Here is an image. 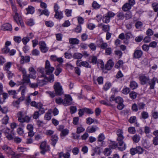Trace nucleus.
Listing matches in <instances>:
<instances>
[{
  "mask_svg": "<svg viewBox=\"0 0 158 158\" xmlns=\"http://www.w3.org/2000/svg\"><path fill=\"white\" fill-rule=\"evenodd\" d=\"M69 43L71 44H77L79 43V40L76 38H71L69 39Z\"/></svg>",
  "mask_w": 158,
  "mask_h": 158,
  "instance_id": "obj_22",
  "label": "nucleus"
},
{
  "mask_svg": "<svg viewBox=\"0 0 158 158\" xmlns=\"http://www.w3.org/2000/svg\"><path fill=\"white\" fill-rule=\"evenodd\" d=\"M55 12L54 17L56 19L60 20L63 18V14L62 11H59Z\"/></svg>",
  "mask_w": 158,
  "mask_h": 158,
  "instance_id": "obj_21",
  "label": "nucleus"
},
{
  "mask_svg": "<svg viewBox=\"0 0 158 158\" xmlns=\"http://www.w3.org/2000/svg\"><path fill=\"white\" fill-rule=\"evenodd\" d=\"M111 86V84L110 83L107 82L104 85L103 89L105 91H107Z\"/></svg>",
  "mask_w": 158,
  "mask_h": 158,
  "instance_id": "obj_53",
  "label": "nucleus"
},
{
  "mask_svg": "<svg viewBox=\"0 0 158 158\" xmlns=\"http://www.w3.org/2000/svg\"><path fill=\"white\" fill-rule=\"evenodd\" d=\"M14 20L16 21L17 24L20 25L22 27L24 26V24L21 19L19 17L18 14L17 12L15 13V15L14 17Z\"/></svg>",
  "mask_w": 158,
  "mask_h": 158,
  "instance_id": "obj_8",
  "label": "nucleus"
},
{
  "mask_svg": "<svg viewBox=\"0 0 158 158\" xmlns=\"http://www.w3.org/2000/svg\"><path fill=\"white\" fill-rule=\"evenodd\" d=\"M118 18V20H123L124 19V14L123 12H120L117 15Z\"/></svg>",
  "mask_w": 158,
  "mask_h": 158,
  "instance_id": "obj_40",
  "label": "nucleus"
},
{
  "mask_svg": "<svg viewBox=\"0 0 158 158\" xmlns=\"http://www.w3.org/2000/svg\"><path fill=\"white\" fill-rule=\"evenodd\" d=\"M83 56L82 54L80 53H75L73 55V57L75 59H79L81 58Z\"/></svg>",
  "mask_w": 158,
  "mask_h": 158,
  "instance_id": "obj_29",
  "label": "nucleus"
},
{
  "mask_svg": "<svg viewBox=\"0 0 158 158\" xmlns=\"http://www.w3.org/2000/svg\"><path fill=\"white\" fill-rule=\"evenodd\" d=\"M115 14L111 11H109L102 18V21L104 23H108L110 20V18L113 17Z\"/></svg>",
  "mask_w": 158,
  "mask_h": 158,
  "instance_id": "obj_4",
  "label": "nucleus"
},
{
  "mask_svg": "<svg viewBox=\"0 0 158 158\" xmlns=\"http://www.w3.org/2000/svg\"><path fill=\"white\" fill-rule=\"evenodd\" d=\"M130 90L129 88L126 87L123 89L122 91V92L123 94H127L130 92Z\"/></svg>",
  "mask_w": 158,
  "mask_h": 158,
  "instance_id": "obj_60",
  "label": "nucleus"
},
{
  "mask_svg": "<svg viewBox=\"0 0 158 158\" xmlns=\"http://www.w3.org/2000/svg\"><path fill=\"white\" fill-rule=\"evenodd\" d=\"M14 40L15 42L18 43H19L22 40V39L20 36H15Z\"/></svg>",
  "mask_w": 158,
  "mask_h": 158,
  "instance_id": "obj_61",
  "label": "nucleus"
},
{
  "mask_svg": "<svg viewBox=\"0 0 158 158\" xmlns=\"http://www.w3.org/2000/svg\"><path fill=\"white\" fill-rule=\"evenodd\" d=\"M12 64V63L10 62H7L5 64L4 66V70L6 71H10L9 70L11 67Z\"/></svg>",
  "mask_w": 158,
  "mask_h": 158,
  "instance_id": "obj_28",
  "label": "nucleus"
},
{
  "mask_svg": "<svg viewBox=\"0 0 158 158\" xmlns=\"http://www.w3.org/2000/svg\"><path fill=\"white\" fill-rule=\"evenodd\" d=\"M30 39L28 37H24L22 39V42L24 44L26 45L27 44L29 41Z\"/></svg>",
  "mask_w": 158,
  "mask_h": 158,
  "instance_id": "obj_52",
  "label": "nucleus"
},
{
  "mask_svg": "<svg viewBox=\"0 0 158 158\" xmlns=\"http://www.w3.org/2000/svg\"><path fill=\"white\" fill-rule=\"evenodd\" d=\"M131 6L127 2L123 5L122 7V9L123 11H127L130 10L131 9Z\"/></svg>",
  "mask_w": 158,
  "mask_h": 158,
  "instance_id": "obj_26",
  "label": "nucleus"
},
{
  "mask_svg": "<svg viewBox=\"0 0 158 158\" xmlns=\"http://www.w3.org/2000/svg\"><path fill=\"white\" fill-rule=\"evenodd\" d=\"M146 34L147 36H150L153 34V31L151 29H148L146 31Z\"/></svg>",
  "mask_w": 158,
  "mask_h": 158,
  "instance_id": "obj_63",
  "label": "nucleus"
},
{
  "mask_svg": "<svg viewBox=\"0 0 158 158\" xmlns=\"http://www.w3.org/2000/svg\"><path fill=\"white\" fill-rule=\"evenodd\" d=\"M58 139V137L57 136L55 135H52L51 136V140L52 142H51L52 145L55 147L56 143H57Z\"/></svg>",
  "mask_w": 158,
  "mask_h": 158,
  "instance_id": "obj_23",
  "label": "nucleus"
},
{
  "mask_svg": "<svg viewBox=\"0 0 158 158\" xmlns=\"http://www.w3.org/2000/svg\"><path fill=\"white\" fill-rule=\"evenodd\" d=\"M22 120L21 121H20V122H22L23 121L26 122L27 123H28L31 120V118L28 117V116H26L24 117H23L22 118Z\"/></svg>",
  "mask_w": 158,
  "mask_h": 158,
  "instance_id": "obj_44",
  "label": "nucleus"
},
{
  "mask_svg": "<svg viewBox=\"0 0 158 158\" xmlns=\"http://www.w3.org/2000/svg\"><path fill=\"white\" fill-rule=\"evenodd\" d=\"M84 108V111L85 113L88 114H93L94 112L91 109L87 108Z\"/></svg>",
  "mask_w": 158,
  "mask_h": 158,
  "instance_id": "obj_49",
  "label": "nucleus"
},
{
  "mask_svg": "<svg viewBox=\"0 0 158 158\" xmlns=\"http://www.w3.org/2000/svg\"><path fill=\"white\" fill-rule=\"evenodd\" d=\"M49 146H47L45 141L42 142L40 145V148L41 150L40 153L42 154H44L46 152L49 150Z\"/></svg>",
  "mask_w": 158,
  "mask_h": 158,
  "instance_id": "obj_6",
  "label": "nucleus"
},
{
  "mask_svg": "<svg viewBox=\"0 0 158 158\" xmlns=\"http://www.w3.org/2000/svg\"><path fill=\"white\" fill-rule=\"evenodd\" d=\"M62 69L59 67H57L55 72V74L56 76H58L61 72Z\"/></svg>",
  "mask_w": 158,
  "mask_h": 158,
  "instance_id": "obj_64",
  "label": "nucleus"
},
{
  "mask_svg": "<svg viewBox=\"0 0 158 158\" xmlns=\"http://www.w3.org/2000/svg\"><path fill=\"white\" fill-rule=\"evenodd\" d=\"M81 60H78L76 62V64L77 66L81 67L83 66L87 68H90L91 67V65L87 61H83L80 62L81 61Z\"/></svg>",
  "mask_w": 158,
  "mask_h": 158,
  "instance_id": "obj_9",
  "label": "nucleus"
},
{
  "mask_svg": "<svg viewBox=\"0 0 158 158\" xmlns=\"http://www.w3.org/2000/svg\"><path fill=\"white\" fill-rule=\"evenodd\" d=\"M44 68L40 67L39 68L37 69L38 72L40 73L41 75H40V77H45V74L44 72Z\"/></svg>",
  "mask_w": 158,
  "mask_h": 158,
  "instance_id": "obj_27",
  "label": "nucleus"
},
{
  "mask_svg": "<svg viewBox=\"0 0 158 158\" xmlns=\"http://www.w3.org/2000/svg\"><path fill=\"white\" fill-rule=\"evenodd\" d=\"M42 114H41V113L40 112V110L36 111L34 112L33 115V118L34 119H36L39 118L40 115Z\"/></svg>",
  "mask_w": 158,
  "mask_h": 158,
  "instance_id": "obj_32",
  "label": "nucleus"
},
{
  "mask_svg": "<svg viewBox=\"0 0 158 158\" xmlns=\"http://www.w3.org/2000/svg\"><path fill=\"white\" fill-rule=\"evenodd\" d=\"M28 71L30 72V74L32 75H35L36 71L33 67H30L28 69Z\"/></svg>",
  "mask_w": 158,
  "mask_h": 158,
  "instance_id": "obj_48",
  "label": "nucleus"
},
{
  "mask_svg": "<svg viewBox=\"0 0 158 158\" xmlns=\"http://www.w3.org/2000/svg\"><path fill=\"white\" fill-rule=\"evenodd\" d=\"M149 79V76L145 74H141L139 76V81L142 85L148 84Z\"/></svg>",
  "mask_w": 158,
  "mask_h": 158,
  "instance_id": "obj_5",
  "label": "nucleus"
},
{
  "mask_svg": "<svg viewBox=\"0 0 158 158\" xmlns=\"http://www.w3.org/2000/svg\"><path fill=\"white\" fill-rule=\"evenodd\" d=\"M49 77L48 78L46 77V75L45 77L43 79L41 80L40 81H41L42 85H44L45 84V82L49 81L50 82H52L54 81V76L53 74H51L49 75Z\"/></svg>",
  "mask_w": 158,
  "mask_h": 158,
  "instance_id": "obj_7",
  "label": "nucleus"
},
{
  "mask_svg": "<svg viewBox=\"0 0 158 158\" xmlns=\"http://www.w3.org/2000/svg\"><path fill=\"white\" fill-rule=\"evenodd\" d=\"M45 69L46 74L47 75H50L52 74L54 70V68L51 66L50 62L48 60H47L45 62Z\"/></svg>",
  "mask_w": 158,
  "mask_h": 158,
  "instance_id": "obj_2",
  "label": "nucleus"
},
{
  "mask_svg": "<svg viewBox=\"0 0 158 158\" xmlns=\"http://www.w3.org/2000/svg\"><path fill=\"white\" fill-rule=\"evenodd\" d=\"M117 133L118 135V137L117 139L118 141V143L123 142V139L124 137L123 135V132L122 130L119 129L117 130Z\"/></svg>",
  "mask_w": 158,
  "mask_h": 158,
  "instance_id": "obj_12",
  "label": "nucleus"
},
{
  "mask_svg": "<svg viewBox=\"0 0 158 158\" xmlns=\"http://www.w3.org/2000/svg\"><path fill=\"white\" fill-rule=\"evenodd\" d=\"M37 107L36 108L39 109V110H40V112L41 114H44L45 112V110L44 108L42 107L43 106V104L40 102H39L37 103Z\"/></svg>",
  "mask_w": 158,
  "mask_h": 158,
  "instance_id": "obj_31",
  "label": "nucleus"
},
{
  "mask_svg": "<svg viewBox=\"0 0 158 158\" xmlns=\"http://www.w3.org/2000/svg\"><path fill=\"white\" fill-rule=\"evenodd\" d=\"M123 61L122 60H120L116 64L115 67L117 68L122 67L123 65Z\"/></svg>",
  "mask_w": 158,
  "mask_h": 158,
  "instance_id": "obj_45",
  "label": "nucleus"
},
{
  "mask_svg": "<svg viewBox=\"0 0 158 158\" xmlns=\"http://www.w3.org/2000/svg\"><path fill=\"white\" fill-rule=\"evenodd\" d=\"M93 7L95 9H98L99 8L101 5L99 4L96 2L94 1L92 3Z\"/></svg>",
  "mask_w": 158,
  "mask_h": 158,
  "instance_id": "obj_42",
  "label": "nucleus"
},
{
  "mask_svg": "<svg viewBox=\"0 0 158 158\" xmlns=\"http://www.w3.org/2000/svg\"><path fill=\"white\" fill-rule=\"evenodd\" d=\"M137 83L135 81L131 82L130 84V87L132 89H135L138 87Z\"/></svg>",
  "mask_w": 158,
  "mask_h": 158,
  "instance_id": "obj_34",
  "label": "nucleus"
},
{
  "mask_svg": "<svg viewBox=\"0 0 158 158\" xmlns=\"http://www.w3.org/2000/svg\"><path fill=\"white\" fill-rule=\"evenodd\" d=\"M17 116L18 117V120L19 122L21 121L23 118L24 117V115L22 111H19L17 114Z\"/></svg>",
  "mask_w": 158,
  "mask_h": 158,
  "instance_id": "obj_36",
  "label": "nucleus"
},
{
  "mask_svg": "<svg viewBox=\"0 0 158 158\" xmlns=\"http://www.w3.org/2000/svg\"><path fill=\"white\" fill-rule=\"evenodd\" d=\"M112 52V49L110 47L107 48L105 49V54L106 55H110Z\"/></svg>",
  "mask_w": 158,
  "mask_h": 158,
  "instance_id": "obj_55",
  "label": "nucleus"
},
{
  "mask_svg": "<svg viewBox=\"0 0 158 158\" xmlns=\"http://www.w3.org/2000/svg\"><path fill=\"white\" fill-rule=\"evenodd\" d=\"M36 77L35 75H32L31 74H27L26 73L23 75V81L22 84L24 83L29 84L30 82V78L35 79Z\"/></svg>",
  "mask_w": 158,
  "mask_h": 158,
  "instance_id": "obj_3",
  "label": "nucleus"
},
{
  "mask_svg": "<svg viewBox=\"0 0 158 158\" xmlns=\"http://www.w3.org/2000/svg\"><path fill=\"white\" fill-rule=\"evenodd\" d=\"M94 122V119L90 117L86 119V123L89 125H90Z\"/></svg>",
  "mask_w": 158,
  "mask_h": 158,
  "instance_id": "obj_57",
  "label": "nucleus"
},
{
  "mask_svg": "<svg viewBox=\"0 0 158 158\" xmlns=\"http://www.w3.org/2000/svg\"><path fill=\"white\" fill-rule=\"evenodd\" d=\"M53 87L56 94V95L61 96L63 94V91L62 86L61 85L59 82H56L55 83Z\"/></svg>",
  "mask_w": 158,
  "mask_h": 158,
  "instance_id": "obj_1",
  "label": "nucleus"
},
{
  "mask_svg": "<svg viewBox=\"0 0 158 158\" xmlns=\"http://www.w3.org/2000/svg\"><path fill=\"white\" fill-rule=\"evenodd\" d=\"M99 48L102 49H105L108 47V44L106 43L103 42Z\"/></svg>",
  "mask_w": 158,
  "mask_h": 158,
  "instance_id": "obj_62",
  "label": "nucleus"
},
{
  "mask_svg": "<svg viewBox=\"0 0 158 158\" xmlns=\"http://www.w3.org/2000/svg\"><path fill=\"white\" fill-rule=\"evenodd\" d=\"M56 102L58 104H60L61 103L63 104L64 100L60 97L56 98L55 100Z\"/></svg>",
  "mask_w": 158,
  "mask_h": 158,
  "instance_id": "obj_56",
  "label": "nucleus"
},
{
  "mask_svg": "<svg viewBox=\"0 0 158 158\" xmlns=\"http://www.w3.org/2000/svg\"><path fill=\"white\" fill-rule=\"evenodd\" d=\"M114 63L111 59L109 60L105 66L106 69L108 70H110L113 67Z\"/></svg>",
  "mask_w": 158,
  "mask_h": 158,
  "instance_id": "obj_18",
  "label": "nucleus"
},
{
  "mask_svg": "<svg viewBox=\"0 0 158 158\" xmlns=\"http://www.w3.org/2000/svg\"><path fill=\"white\" fill-rule=\"evenodd\" d=\"M65 98L64 100L63 105L65 106H69L71 105L72 99L70 95H65Z\"/></svg>",
  "mask_w": 158,
  "mask_h": 158,
  "instance_id": "obj_10",
  "label": "nucleus"
},
{
  "mask_svg": "<svg viewBox=\"0 0 158 158\" xmlns=\"http://www.w3.org/2000/svg\"><path fill=\"white\" fill-rule=\"evenodd\" d=\"M142 118L145 119L148 117V112L146 111H143L141 114Z\"/></svg>",
  "mask_w": 158,
  "mask_h": 158,
  "instance_id": "obj_54",
  "label": "nucleus"
},
{
  "mask_svg": "<svg viewBox=\"0 0 158 158\" xmlns=\"http://www.w3.org/2000/svg\"><path fill=\"white\" fill-rule=\"evenodd\" d=\"M20 101H21V99H19V98L17 101H14L13 102V106L16 107L18 108L19 107V105Z\"/></svg>",
  "mask_w": 158,
  "mask_h": 158,
  "instance_id": "obj_47",
  "label": "nucleus"
},
{
  "mask_svg": "<svg viewBox=\"0 0 158 158\" xmlns=\"http://www.w3.org/2000/svg\"><path fill=\"white\" fill-rule=\"evenodd\" d=\"M3 27V30H4L10 31L12 29L11 25L8 23L4 24Z\"/></svg>",
  "mask_w": 158,
  "mask_h": 158,
  "instance_id": "obj_30",
  "label": "nucleus"
},
{
  "mask_svg": "<svg viewBox=\"0 0 158 158\" xmlns=\"http://www.w3.org/2000/svg\"><path fill=\"white\" fill-rule=\"evenodd\" d=\"M19 90L21 91V94L22 95V97L19 98V99H21V101H23L25 98L24 94L26 90V87L24 85L21 86L20 87Z\"/></svg>",
  "mask_w": 158,
  "mask_h": 158,
  "instance_id": "obj_14",
  "label": "nucleus"
},
{
  "mask_svg": "<svg viewBox=\"0 0 158 158\" xmlns=\"http://www.w3.org/2000/svg\"><path fill=\"white\" fill-rule=\"evenodd\" d=\"M2 149L6 151V152L8 154L11 155L13 153V151L11 148L7 145H4L2 147Z\"/></svg>",
  "mask_w": 158,
  "mask_h": 158,
  "instance_id": "obj_20",
  "label": "nucleus"
},
{
  "mask_svg": "<svg viewBox=\"0 0 158 158\" xmlns=\"http://www.w3.org/2000/svg\"><path fill=\"white\" fill-rule=\"evenodd\" d=\"M52 111L51 110H48V112L45 114L44 117V119L47 120H49L51 118V112Z\"/></svg>",
  "mask_w": 158,
  "mask_h": 158,
  "instance_id": "obj_25",
  "label": "nucleus"
},
{
  "mask_svg": "<svg viewBox=\"0 0 158 158\" xmlns=\"http://www.w3.org/2000/svg\"><path fill=\"white\" fill-rule=\"evenodd\" d=\"M152 6L155 12H157L158 11V3L154 2L152 3Z\"/></svg>",
  "mask_w": 158,
  "mask_h": 158,
  "instance_id": "obj_37",
  "label": "nucleus"
},
{
  "mask_svg": "<svg viewBox=\"0 0 158 158\" xmlns=\"http://www.w3.org/2000/svg\"><path fill=\"white\" fill-rule=\"evenodd\" d=\"M111 153V149L109 148H106L104 149L103 152L104 155L106 156H110Z\"/></svg>",
  "mask_w": 158,
  "mask_h": 158,
  "instance_id": "obj_33",
  "label": "nucleus"
},
{
  "mask_svg": "<svg viewBox=\"0 0 158 158\" xmlns=\"http://www.w3.org/2000/svg\"><path fill=\"white\" fill-rule=\"evenodd\" d=\"M17 68L19 71L22 73L23 74L27 73L26 69L22 66L17 65Z\"/></svg>",
  "mask_w": 158,
  "mask_h": 158,
  "instance_id": "obj_43",
  "label": "nucleus"
},
{
  "mask_svg": "<svg viewBox=\"0 0 158 158\" xmlns=\"http://www.w3.org/2000/svg\"><path fill=\"white\" fill-rule=\"evenodd\" d=\"M136 148L137 153L139 154H141L143 153V148L139 146L136 147Z\"/></svg>",
  "mask_w": 158,
  "mask_h": 158,
  "instance_id": "obj_59",
  "label": "nucleus"
},
{
  "mask_svg": "<svg viewBox=\"0 0 158 158\" xmlns=\"http://www.w3.org/2000/svg\"><path fill=\"white\" fill-rule=\"evenodd\" d=\"M105 139V136L103 133L100 134L98 137V141L102 142Z\"/></svg>",
  "mask_w": 158,
  "mask_h": 158,
  "instance_id": "obj_50",
  "label": "nucleus"
},
{
  "mask_svg": "<svg viewBox=\"0 0 158 158\" xmlns=\"http://www.w3.org/2000/svg\"><path fill=\"white\" fill-rule=\"evenodd\" d=\"M156 80V78L155 77L153 78L152 79L149 80L148 83L150 85V89H153Z\"/></svg>",
  "mask_w": 158,
  "mask_h": 158,
  "instance_id": "obj_16",
  "label": "nucleus"
},
{
  "mask_svg": "<svg viewBox=\"0 0 158 158\" xmlns=\"http://www.w3.org/2000/svg\"><path fill=\"white\" fill-rule=\"evenodd\" d=\"M11 158H19L22 156V153L15 154L14 152L11 154Z\"/></svg>",
  "mask_w": 158,
  "mask_h": 158,
  "instance_id": "obj_41",
  "label": "nucleus"
},
{
  "mask_svg": "<svg viewBox=\"0 0 158 158\" xmlns=\"http://www.w3.org/2000/svg\"><path fill=\"white\" fill-rule=\"evenodd\" d=\"M118 148L120 151H124L126 148V145L124 142L118 143Z\"/></svg>",
  "mask_w": 158,
  "mask_h": 158,
  "instance_id": "obj_17",
  "label": "nucleus"
},
{
  "mask_svg": "<svg viewBox=\"0 0 158 158\" xmlns=\"http://www.w3.org/2000/svg\"><path fill=\"white\" fill-rule=\"evenodd\" d=\"M133 142L135 143H138L140 140V137L139 135L135 134L131 137Z\"/></svg>",
  "mask_w": 158,
  "mask_h": 158,
  "instance_id": "obj_24",
  "label": "nucleus"
},
{
  "mask_svg": "<svg viewBox=\"0 0 158 158\" xmlns=\"http://www.w3.org/2000/svg\"><path fill=\"white\" fill-rule=\"evenodd\" d=\"M9 117L6 115L2 120V123L3 124H6L8 123Z\"/></svg>",
  "mask_w": 158,
  "mask_h": 158,
  "instance_id": "obj_51",
  "label": "nucleus"
},
{
  "mask_svg": "<svg viewBox=\"0 0 158 158\" xmlns=\"http://www.w3.org/2000/svg\"><path fill=\"white\" fill-rule=\"evenodd\" d=\"M20 55L21 57L20 62L22 64H23L25 63H27L29 62L30 57L28 56H24L21 55V53H20Z\"/></svg>",
  "mask_w": 158,
  "mask_h": 158,
  "instance_id": "obj_13",
  "label": "nucleus"
},
{
  "mask_svg": "<svg viewBox=\"0 0 158 158\" xmlns=\"http://www.w3.org/2000/svg\"><path fill=\"white\" fill-rule=\"evenodd\" d=\"M28 14H33L34 12V8L32 6H29L26 9Z\"/></svg>",
  "mask_w": 158,
  "mask_h": 158,
  "instance_id": "obj_38",
  "label": "nucleus"
},
{
  "mask_svg": "<svg viewBox=\"0 0 158 158\" xmlns=\"http://www.w3.org/2000/svg\"><path fill=\"white\" fill-rule=\"evenodd\" d=\"M98 129V127L96 126H92L91 127H88L86 131L87 132L91 133L95 132Z\"/></svg>",
  "mask_w": 158,
  "mask_h": 158,
  "instance_id": "obj_19",
  "label": "nucleus"
},
{
  "mask_svg": "<svg viewBox=\"0 0 158 158\" xmlns=\"http://www.w3.org/2000/svg\"><path fill=\"white\" fill-rule=\"evenodd\" d=\"M143 54V52L141 50H136L133 54V56L135 58H139L141 57Z\"/></svg>",
  "mask_w": 158,
  "mask_h": 158,
  "instance_id": "obj_15",
  "label": "nucleus"
},
{
  "mask_svg": "<svg viewBox=\"0 0 158 158\" xmlns=\"http://www.w3.org/2000/svg\"><path fill=\"white\" fill-rule=\"evenodd\" d=\"M128 131L131 134H135L136 132L135 128L134 127H130L128 128Z\"/></svg>",
  "mask_w": 158,
  "mask_h": 158,
  "instance_id": "obj_58",
  "label": "nucleus"
},
{
  "mask_svg": "<svg viewBox=\"0 0 158 158\" xmlns=\"http://www.w3.org/2000/svg\"><path fill=\"white\" fill-rule=\"evenodd\" d=\"M115 102L116 103L118 104L121 103H123V100L122 98L120 97H118L115 98Z\"/></svg>",
  "mask_w": 158,
  "mask_h": 158,
  "instance_id": "obj_46",
  "label": "nucleus"
},
{
  "mask_svg": "<svg viewBox=\"0 0 158 158\" xmlns=\"http://www.w3.org/2000/svg\"><path fill=\"white\" fill-rule=\"evenodd\" d=\"M40 80L39 82L38 81L37 83H31L30 82L29 84V85L30 87L32 88H37L38 87V85H41L42 84H40V82H41Z\"/></svg>",
  "mask_w": 158,
  "mask_h": 158,
  "instance_id": "obj_35",
  "label": "nucleus"
},
{
  "mask_svg": "<svg viewBox=\"0 0 158 158\" xmlns=\"http://www.w3.org/2000/svg\"><path fill=\"white\" fill-rule=\"evenodd\" d=\"M118 147V143L114 142L111 143L109 145V148L112 149H114Z\"/></svg>",
  "mask_w": 158,
  "mask_h": 158,
  "instance_id": "obj_39",
  "label": "nucleus"
},
{
  "mask_svg": "<svg viewBox=\"0 0 158 158\" xmlns=\"http://www.w3.org/2000/svg\"><path fill=\"white\" fill-rule=\"evenodd\" d=\"M39 45H40V48L42 52L46 53L48 50V48L46 46L45 43L43 41H41L39 43Z\"/></svg>",
  "mask_w": 158,
  "mask_h": 158,
  "instance_id": "obj_11",
  "label": "nucleus"
}]
</instances>
